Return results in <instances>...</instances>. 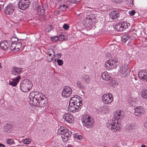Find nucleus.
I'll return each mask as SVG.
<instances>
[{"instance_id":"nucleus-1","label":"nucleus","mask_w":147,"mask_h":147,"mask_svg":"<svg viewBox=\"0 0 147 147\" xmlns=\"http://www.w3.org/2000/svg\"><path fill=\"white\" fill-rule=\"evenodd\" d=\"M32 86L30 81L28 80H24L21 83L20 87L22 92H26L30 90Z\"/></svg>"},{"instance_id":"nucleus-2","label":"nucleus","mask_w":147,"mask_h":147,"mask_svg":"<svg viewBox=\"0 0 147 147\" xmlns=\"http://www.w3.org/2000/svg\"><path fill=\"white\" fill-rule=\"evenodd\" d=\"M119 64V62L118 60L110 59L106 61L105 64V67L107 70H110L114 67L115 66L116 67H117Z\"/></svg>"},{"instance_id":"nucleus-3","label":"nucleus","mask_w":147,"mask_h":147,"mask_svg":"<svg viewBox=\"0 0 147 147\" xmlns=\"http://www.w3.org/2000/svg\"><path fill=\"white\" fill-rule=\"evenodd\" d=\"M82 123L84 126L87 128H91L94 125L93 118L89 116H86L83 119Z\"/></svg>"},{"instance_id":"nucleus-4","label":"nucleus","mask_w":147,"mask_h":147,"mask_svg":"<svg viewBox=\"0 0 147 147\" xmlns=\"http://www.w3.org/2000/svg\"><path fill=\"white\" fill-rule=\"evenodd\" d=\"M30 4V0H20L18 4V7L21 10H25L29 7Z\"/></svg>"},{"instance_id":"nucleus-5","label":"nucleus","mask_w":147,"mask_h":147,"mask_svg":"<svg viewBox=\"0 0 147 147\" xmlns=\"http://www.w3.org/2000/svg\"><path fill=\"white\" fill-rule=\"evenodd\" d=\"M62 92V96L63 98H67L70 96L72 92V89L69 86H66L63 87Z\"/></svg>"},{"instance_id":"nucleus-6","label":"nucleus","mask_w":147,"mask_h":147,"mask_svg":"<svg viewBox=\"0 0 147 147\" xmlns=\"http://www.w3.org/2000/svg\"><path fill=\"white\" fill-rule=\"evenodd\" d=\"M70 102L75 104L76 105H82V98L81 97L78 95H75L71 98Z\"/></svg>"},{"instance_id":"nucleus-7","label":"nucleus","mask_w":147,"mask_h":147,"mask_svg":"<svg viewBox=\"0 0 147 147\" xmlns=\"http://www.w3.org/2000/svg\"><path fill=\"white\" fill-rule=\"evenodd\" d=\"M35 106L39 107H43L45 106L48 103L46 98L44 96H43L36 102Z\"/></svg>"},{"instance_id":"nucleus-8","label":"nucleus","mask_w":147,"mask_h":147,"mask_svg":"<svg viewBox=\"0 0 147 147\" xmlns=\"http://www.w3.org/2000/svg\"><path fill=\"white\" fill-rule=\"evenodd\" d=\"M102 98L103 102L106 104L111 103L113 100V96L110 93L104 94Z\"/></svg>"},{"instance_id":"nucleus-9","label":"nucleus","mask_w":147,"mask_h":147,"mask_svg":"<svg viewBox=\"0 0 147 147\" xmlns=\"http://www.w3.org/2000/svg\"><path fill=\"white\" fill-rule=\"evenodd\" d=\"M15 7L12 4L8 5L4 9V12L6 14L10 15L14 13Z\"/></svg>"},{"instance_id":"nucleus-10","label":"nucleus","mask_w":147,"mask_h":147,"mask_svg":"<svg viewBox=\"0 0 147 147\" xmlns=\"http://www.w3.org/2000/svg\"><path fill=\"white\" fill-rule=\"evenodd\" d=\"M139 78L144 82H147V70H142L140 71L138 74Z\"/></svg>"},{"instance_id":"nucleus-11","label":"nucleus","mask_w":147,"mask_h":147,"mask_svg":"<svg viewBox=\"0 0 147 147\" xmlns=\"http://www.w3.org/2000/svg\"><path fill=\"white\" fill-rule=\"evenodd\" d=\"M120 15L119 11L114 10L112 11L109 13L110 18L113 20H118Z\"/></svg>"},{"instance_id":"nucleus-12","label":"nucleus","mask_w":147,"mask_h":147,"mask_svg":"<svg viewBox=\"0 0 147 147\" xmlns=\"http://www.w3.org/2000/svg\"><path fill=\"white\" fill-rule=\"evenodd\" d=\"M11 44L10 40H5L3 42H1L0 43V46L2 49L5 50L9 48L10 45Z\"/></svg>"},{"instance_id":"nucleus-13","label":"nucleus","mask_w":147,"mask_h":147,"mask_svg":"<svg viewBox=\"0 0 147 147\" xmlns=\"http://www.w3.org/2000/svg\"><path fill=\"white\" fill-rule=\"evenodd\" d=\"M63 118L69 123H73L74 122V118L72 115L69 113H65L63 116Z\"/></svg>"},{"instance_id":"nucleus-14","label":"nucleus","mask_w":147,"mask_h":147,"mask_svg":"<svg viewBox=\"0 0 147 147\" xmlns=\"http://www.w3.org/2000/svg\"><path fill=\"white\" fill-rule=\"evenodd\" d=\"M22 71V68L18 67L15 66L13 67L11 69V74L13 76L18 75Z\"/></svg>"},{"instance_id":"nucleus-15","label":"nucleus","mask_w":147,"mask_h":147,"mask_svg":"<svg viewBox=\"0 0 147 147\" xmlns=\"http://www.w3.org/2000/svg\"><path fill=\"white\" fill-rule=\"evenodd\" d=\"M134 114L136 116H139L142 115L145 112L144 109L141 106H139L134 109Z\"/></svg>"},{"instance_id":"nucleus-16","label":"nucleus","mask_w":147,"mask_h":147,"mask_svg":"<svg viewBox=\"0 0 147 147\" xmlns=\"http://www.w3.org/2000/svg\"><path fill=\"white\" fill-rule=\"evenodd\" d=\"M20 78L21 76H18L16 78H11L9 81V84L13 86H15L18 83Z\"/></svg>"},{"instance_id":"nucleus-17","label":"nucleus","mask_w":147,"mask_h":147,"mask_svg":"<svg viewBox=\"0 0 147 147\" xmlns=\"http://www.w3.org/2000/svg\"><path fill=\"white\" fill-rule=\"evenodd\" d=\"M130 71V70L127 65H125L124 66H122V68L120 70V72L123 74V76H125L128 75Z\"/></svg>"},{"instance_id":"nucleus-18","label":"nucleus","mask_w":147,"mask_h":147,"mask_svg":"<svg viewBox=\"0 0 147 147\" xmlns=\"http://www.w3.org/2000/svg\"><path fill=\"white\" fill-rule=\"evenodd\" d=\"M12 127L11 124L5 123L3 127V131L5 134L10 133L12 129Z\"/></svg>"},{"instance_id":"nucleus-19","label":"nucleus","mask_w":147,"mask_h":147,"mask_svg":"<svg viewBox=\"0 0 147 147\" xmlns=\"http://www.w3.org/2000/svg\"><path fill=\"white\" fill-rule=\"evenodd\" d=\"M68 131H69V130L66 127L60 126V127L59 129L58 130L57 134L59 135H60L61 134L62 135L67 133H68Z\"/></svg>"},{"instance_id":"nucleus-20","label":"nucleus","mask_w":147,"mask_h":147,"mask_svg":"<svg viewBox=\"0 0 147 147\" xmlns=\"http://www.w3.org/2000/svg\"><path fill=\"white\" fill-rule=\"evenodd\" d=\"M118 123V121L117 119H113L112 123L109 124V126H108V127L111 129H114L119 126Z\"/></svg>"},{"instance_id":"nucleus-21","label":"nucleus","mask_w":147,"mask_h":147,"mask_svg":"<svg viewBox=\"0 0 147 147\" xmlns=\"http://www.w3.org/2000/svg\"><path fill=\"white\" fill-rule=\"evenodd\" d=\"M83 23L85 26L87 27H90L92 24V19L91 18H86L84 19Z\"/></svg>"},{"instance_id":"nucleus-22","label":"nucleus","mask_w":147,"mask_h":147,"mask_svg":"<svg viewBox=\"0 0 147 147\" xmlns=\"http://www.w3.org/2000/svg\"><path fill=\"white\" fill-rule=\"evenodd\" d=\"M127 28L126 26H124V24H123V23L122 24H118L115 26V28L117 31H121L125 29V28Z\"/></svg>"},{"instance_id":"nucleus-23","label":"nucleus","mask_w":147,"mask_h":147,"mask_svg":"<svg viewBox=\"0 0 147 147\" xmlns=\"http://www.w3.org/2000/svg\"><path fill=\"white\" fill-rule=\"evenodd\" d=\"M72 134V133L71 131H68V133L61 135V138L62 140L64 142H66L67 141L70 137V135Z\"/></svg>"},{"instance_id":"nucleus-24","label":"nucleus","mask_w":147,"mask_h":147,"mask_svg":"<svg viewBox=\"0 0 147 147\" xmlns=\"http://www.w3.org/2000/svg\"><path fill=\"white\" fill-rule=\"evenodd\" d=\"M115 118L116 119H120L121 120L124 117V114L123 111H120L116 113L115 114Z\"/></svg>"},{"instance_id":"nucleus-25","label":"nucleus","mask_w":147,"mask_h":147,"mask_svg":"<svg viewBox=\"0 0 147 147\" xmlns=\"http://www.w3.org/2000/svg\"><path fill=\"white\" fill-rule=\"evenodd\" d=\"M42 94L38 92H35V96L34 97V102H36L38 100L42 98V97L41 96Z\"/></svg>"},{"instance_id":"nucleus-26","label":"nucleus","mask_w":147,"mask_h":147,"mask_svg":"<svg viewBox=\"0 0 147 147\" xmlns=\"http://www.w3.org/2000/svg\"><path fill=\"white\" fill-rule=\"evenodd\" d=\"M101 76L103 80L106 81L109 80L111 78L110 76L107 72H104L102 73Z\"/></svg>"},{"instance_id":"nucleus-27","label":"nucleus","mask_w":147,"mask_h":147,"mask_svg":"<svg viewBox=\"0 0 147 147\" xmlns=\"http://www.w3.org/2000/svg\"><path fill=\"white\" fill-rule=\"evenodd\" d=\"M37 13L39 15H42L45 13V10L43 7L41 6H39L37 8Z\"/></svg>"},{"instance_id":"nucleus-28","label":"nucleus","mask_w":147,"mask_h":147,"mask_svg":"<svg viewBox=\"0 0 147 147\" xmlns=\"http://www.w3.org/2000/svg\"><path fill=\"white\" fill-rule=\"evenodd\" d=\"M141 95L143 98L147 100V88H144L142 89Z\"/></svg>"},{"instance_id":"nucleus-29","label":"nucleus","mask_w":147,"mask_h":147,"mask_svg":"<svg viewBox=\"0 0 147 147\" xmlns=\"http://www.w3.org/2000/svg\"><path fill=\"white\" fill-rule=\"evenodd\" d=\"M136 128V124L135 123H131L129 124L127 127V129L129 131H131L135 129Z\"/></svg>"},{"instance_id":"nucleus-30","label":"nucleus","mask_w":147,"mask_h":147,"mask_svg":"<svg viewBox=\"0 0 147 147\" xmlns=\"http://www.w3.org/2000/svg\"><path fill=\"white\" fill-rule=\"evenodd\" d=\"M129 39V37L128 34H126L123 36L121 38V41L123 42H126Z\"/></svg>"},{"instance_id":"nucleus-31","label":"nucleus","mask_w":147,"mask_h":147,"mask_svg":"<svg viewBox=\"0 0 147 147\" xmlns=\"http://www.w3.org/2000/svg\"><path fill=\"white\" fill-rule=\"evenodd\" d=\"M76 84L77 86L81 90H82L85 88V86L82 84V82L79 81H77Z\"/></svg>"},{"instance_id":"nucleus-32","label":"nucleus","mask_w":147,"mask_h":147,"mask_svg":"<svg viewBox=\"0 0 147 147\" xmlns=\"http://www.w3.org/2000/svg\"><path fill=\"white\" fill-rule=\"evenodd\" d=\"M82 79L83 80H84L85 81L88 83L90 81V80L89 77L85 74L83 75L82 77Z\"/></svg>"},{"instance_id":"nucleus-33","label":"nucleus","mask_w":147,"mask_h":147,"mask_svg":"<svg viewBox=\"0 0 147 147\" xmlns=\"http://www.w3.org/2000/svg\"><path fill=\"white\" fill-rule=\"evenodd\" d=\"M16 43L11 42L9 48L11 51H15L16 50Z\"/></svg>"},{"instance_id":"nucleus-34","label":"nucleus","mask_w":147,"mask_h":147,"mask_svg":"<svg viewBox=\"0 0 147 147\" xmlns=\"http://www.w3.org/2000/svg\"><path fill=\"white\" fill-rule=\"evenodd\" d=\"M58 38H59V40L61 41L65 40L67 39L66 36L62 34L60 35Z\"/></svg>"},{"instance_id":"nucleus-35","label":"nucleus","mask_w":147,"mask_h":147,"mask_svg":"<svg viewBox=\"0 0 147 147\" xmlns=\"http://www.w3.org/2000/svg\"><path fill=\"white\" fill-rule=\"evenodd\" d=\"M35 92H32L29 94V98L30 100H32L34 102V97L35 96Z\"/></svg>"},{"instance_id":"nucleus-36","label":"nucleus","mask_w":147,"mask_h":147,"mask_svg":"<svg viewBox=\"0 0 147 147\" xmlns=\"http://www.w3.org/2000/svg\"><path fill=\"white\" fill-rule=\"evenodd\" d=\"M22 45V44L21 42H16V45L15 46L16 47V50L17 51H19Z\"/></svg>"},{"instance_id":"nucleus-37","label":"nucleus","mask_w":147,"mask_h":147,"mask_svg":"<svg viewBox=\"0 0 147 147\" xmlns=\"http://www.w3.org/2000/svg\"><path fill=\"white\" fill-rule=\"evenodd\" d=\"M14 37H16L15 36H13L11 38V39H10V40H11V42L16 43V41L18 40V38Z\"/></svg>"},{"instance_id":"nucleus-38","label":"nucleus","mask_w":147,"mask_h":147,"mask_svg":"<svg viewBox=\"0 0 147 147\" xmlns=\"http://www.w3.org/2000/svg\"><path fill=\"white\" fill-rule=\"evenodd\" d=\"M127 4L130 7L133 6L134 3L133 0H127Z\"/></svg>"},{"instance_id":"nucleus-39","label":"nucleus","mask_w":147,"mask_h":147,"mask_svg":"<svg viewBox=\"0 0 147 147\" xmlns=\"http://www.w3.org/2000/svg\"><path fill=\"white\" fill-rule=\"evenodd\" d=\"M67 7V6H66L65 5L63 4L59 6L60 9L62 11L65 10Z\"/></svg>"},{"instance_id":"nucleus-40","label":"nucleus","mask_w":147,"mask_h":147,"mask_svg":"<svg viewBox=\"0 0 147 147\" xmlns=\"http://www.w3.org/2000/svg\"><path fill=\"white\" fill-rule=\"evenodd\" d=\"M14 142L13 140L11 139H8L7 141V144L10 145L13 144L14 143Z\"/></svg>"},{"instance_id":"nucleus-41","label":"nucleus","mask_w":147,"mask_h":147,"mask_svg":"<svg viewBox=\"0 0 147 147\" xmlns=\"http://www.w3.org/2000/svg\"><path fill=\"white\" fill-rule=\"evenodd\" d=\"M57 62L58 65L59 66L62 65L63 63V61L61 59H57Z\"/></svg>"},{"instance_id":"nucleus-42","label":"nucleus","mask_w":147,"mask_h":147,"mask_svg":"<svg viewBox=\"0 0 147 147\" xmlns=\"http://www.w3.org/2000/svg\"><path fill=\"white\" fill-rule=\"evenodd\" d=\"M24 143L26 144H29L30 143V141L27 139H23L22 141Z\"/></svg>"},{"instance_id":"nucleus-43","label":"nucleus","mask_w":147,"mask_h":147,"mask_svg":"<svg viewBox=\"0 0 147 147\" xmlns=\"http://www.w3.org/2000/svg\"><path fill=\"white\" fill-rule=\"evenodd\" d=\"M136 13V11L135 10H132L130 11L129 12V13L131 16H133Z\"/></svg>"},{"instance_id":"nucleus-44","label":"nucleus","mask_w":147,"mask_h":147,"mask_svg":"<svg viewBox=\"0 0 147 147\" xmlns=\"http://www.w3.org/2000/svg\"><path fill=\"white\" fill-rule=\"evenodd\" d=\"M59 38L57 36H55L51 38V40L53 41H56L59 40Z\"/></svg>"},{"instance_id":"nucleus-45","label":"nucleus","mask_w":147,"mask_h":147,"mask_svg":"<svg viewBox=\"0 0 147 147\" xmlns=\"http://www.w3.org/2000/svg\"><path fill=\"white\" fill-rule=\"evenodd\" d=\"M73 106L74 107V109H75V110H76V112L78 111L79 108V105H76L75 104H73Z\"/></svg>"},{"instance_id":"nucleus-46","label":"nucleus","mask_w":147,"mask_h":147,"mask_svg":"<svg viewBox=\"0 0 147 147\" xmlns=\"http://www.w3.org/2000/svg\"><path fill=\"white\" fill-rule=\"evenodd\" d=\"M112 1L117 3H119L122 2V0H111Z\"/></svg>"},{"instance_id":"nucleus-47","label":"nucleus","mask_w":147,"mask_h":147,"mask_svg":"<svg viewBox=\"0 0 147 147\" xmlns=\"http://www.w3.org/2000/svg\"><path fill=\"white\" fill-rule=\"evenodd\" d=\"M63 28L65 30H67L69 28V26L67 24H64Z\"/></svg>"},{"instance_id":"nucleus-48","label":"nucleus","mask_w":147,"mask_h":147,"mask_svg":"<svg viewBox=\"0 0 147 147\" xmlns=\"http://www.w3.org/2000/svg\"><path fill=\"white\" fill-rule=\"evenodd\" d=\"M74 107L73 106H71L69 108V109L72 112H76V110H75V109H74Z\"/></svg>"},{"instance_id":"nucleus-49","label":"nucleus","mask_w":147,"mask_h":147,"mask_svg":"<svg viewBox=\"0 0 147 147\" xmlns=\"http://www.w3.org/2000/svg\"><path fill=\"white\" fill-rule=\"evenodd\" d=\"M81 0H71L72 3H78Z\"/></svg>"},{"instance_id":"nucleus-50","label":"nucleus","mask_w":147,"mask_h":147,"mask_svg":"<svg viewBox=\"0 0 147 147\" xmlns=\"http://www.w3.org/2000/svg\"><path fill=\"white\" fill-rule=\"evenodd\" d=\"M77 137V138L79 140H81L82 139V137H81L80 135L78 136Z\"/></svg>"},{"instance_id":"nucleus-51","label":"nucleus","mask_w":147,"mask_h":147,"mask_svg":"<svg viewBox=\"0 0 147 147\" xmlns=\"http://www.w3.org/2000/svg\"><path fill=\"white\" fill-rule=\"evenodd\" d=\"M123 24H124L125 26L126 27V26L127 27V28L126 27V28H125V29L127 28L128 27V25H129V24L128 23V24H127V23L125 22L123 23Z\"/></svg>"},{"instance_id":"nucleus-52","label":"nucleus","mask_w":147,"mask_h":147,"mask_svg":"<svg viewBox=\"0 0 147 147\" xmlns=\"http://www.w3.org/2000/svg\"><path fill=\"white\" fill-rule=\"evenodd\" d=\"M56 55H57V58H59L61 57V54H57Z\"/></svg>"},{"instance_id":"nucleus-53","label":"nucleus","mask_w":147,"mask_h":147,"mask_svg":"<svg viewBox=\"0 0 147 147\" xmlns=\"http://www.w3.org/2000/svg\"><path fill=\"white\" fill-rule=\"evenodd\" d=\"M144 125L145 127L147 129V121L144 123Z\"/></svg>"},{"instance_id":"nucleus-54","label":"nucleus","mask_w":147,"mask_h":147,"mask_svg":"<svg viewBox=\"0 0 147 147\" xmlns=\"http://www.w3.org/2000/svg\"><path fill=\"white\" fill-rule=\"evenodd\" d=\"M53 59H54V58L53 57H52V58H51L50 59H49L48 60V61H49L50 62V61H53Z\"/></svg>"},{"instance_id":"nucleus-55","label":"nucleus","mask_w":147,"mask_h":147,"mask_svg":"<svg viewBox=\"0 0 147 147\" xmlns=\"http://www.w3.org/2000/svg\"><path fill=\"white\" fill-rule=\"evenodd\" d=\"M0 147H5V146L4 144L0 143Z\"/></svg>"},{"instance_id":"nucleus-56","label":"nucleus","mask_w":147,"mask_h":147,"mask_svg":"<svg viewBox=\"0 0 147 147\" xmlns=\"http://www.w3.org/2000/svg\"><path fill=\"white\" fill-rule=\"evenodd\" d=\"M78 135H77V134H74V137L75 138H77V136Z\"/></svg>"},{"instance_id":"nucleus-57","label":"nucleus","mask_w":147,"mask_h":147,"mask_svg":"<svg viewBox=\"0 0 147 147\" xmlns=\"http://www.w3.org/2000/svg\"><path fill=\"white\" fill-rule=\"evenodd\" d=\"M51 50L53 53H55V50H54V49H51Z\"/></svg>"},{"instance_id":"nucleus-58","label":"nucleus","mask_w":147,"mask_h":147,"mask_svg":"<svg viewBox=\"0 0 147 147\" xmlns=\"http://www.w3.org/2000/svg\"><path fill=\"white\" fill-rule=\"evenodd\" d=\"M141 147H146L145 145H142Z\"/></svg>"},{"instance_id":"nucleus-59","label":"nucleus","mask_w":147,"mask_h":147,"mask_svg":"<svg viewBox=\"0 0 147 147\" xmlns=\"http://www.w3.org/2000/svg\"><path fill=\"white\" fill-rule=\"evenodd\" d=\"M51 55H52L51 53H50V54H49V57H51Z\"/></svg>"},{"instance_id":"nucleus-60","label":"nucleus","mask_w":147,"mask_h":147,"mask_svg":"<svg viewBox=\"0 0 147 147\" xmlns=\"http://www.w3.org/2000/svg\"><path fill=\"white\" fill-rule=\"evenodd\" d=\"M1 5H0V11H1Z\"/></svg>"},{"instance_id":"nucleus-61","label":"nucleus","mask_w":147,"mask_h":147,"mask_svg":"<svg viewBox=\"0 0 147 147\" xmlns=\"http://www.w3.org/2000/svg\"><path fill=\"white\" fill-rule=\"evenodd\" d=\"M114 147H119L117 146H114Z\"/></svg>"},{"instance_id":"nucleus-62","label":"nucleus","mask_w":147,"mask_h":147,"mask_svg":"<svg viewBox=\"0 0 147 147\" xmlns=\"http://www.w3.org/2000/svg\"><path fill=\"white\" fill-rule=\"evenodd\" d=\"M1 63H0V68L1 67Z\"/></svg>"},{"instance_id":"nucleus-63","label":"nucleus","mask_w":147,"mask_h":147,"mask_svg":"<svg viewBox=\"0 0 147 147\" xmlns=\"http://www.w3.org/2000/svg\"><path fill=\"white\" fill-rule=\"evenodd\" d=\"M70 147H72V146H70Z\"/></svg>"},{"instance_id":"nucleus-64","label":"nucleus","mask_w":147,"mask_h":147,"mask_svg":"<svg viewBox=\"0 0 147 147\" xmlns=\"http://www.w3.org/2000/svg\"><path fill=\"white\" fill-rule=\"evenodd\" d=\"M54 55V56H55V55Z\"/></svg>"}]
</instances>
